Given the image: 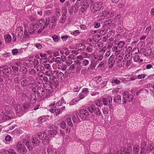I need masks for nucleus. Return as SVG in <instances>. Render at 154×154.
<instances>
[{
    "mask_svg": "<svg viewBox=\"0 0 154 154\" xmlns=\"http://www.w3.org/2000/svg\"><path fill=\"white\" fill-rule=\"evenodd\" d=\"M134 152L135 154H137L139 152V146L137 145H135L134 146Z\"/></svg>",
    "mask_w": 154,
    "mask_h": 154,
    "instance_id": "4c0bfd02",
    "label": "nucleus"
},
{
    "mask_svg": "<svg viewBox=\"0 0 154 154\" xmlns=\"http://www.w3.org/2000/svg\"><path fill=\"white\" fill-rule=\"evenodd\" d=\"M59 71L58 70H54V71H51V75L49 76H48V77H49V78H52L54 79H57V76L58 74V73Z\"/></svg>",
    "mask_w": 154,
    "mask_h": 154,
    "instance_id": "412c9836",
    "label": "nucleus"
},
{
    "mask_svg": "<svg viewBox=\"0 0 154 154\" xmlns=\"http://www.w3.org/2000/svg\"><path fill=\"white\" fill-rule=\"evenodd\" d=\"M74 63L76 66V72L79 73L82 68V62L80 60H76L74 61Z\"/></svg>",
    "mask_w": 154,
    "mask_h": 154,
    "instance_id": "f3484780",
    "label": "nucleus"
},
{
    "mask_svg": "<svg viewBox=\"0 0 154 154\" xmlns=\"http://www.w3.org/2000/svg\"><path fill=\"white\" fill-rule=\"evenodd\" d=\"M42 140V143L44 145H46L48 143L49 140L48 138H46Z\"/></svg>",
    "mask_w": 154,
    "mask_h": 154,
    "instance_id": "3c124183",
    "label": "nucleus"
},
{
    "mask_svg": "<svg viewBox=\"0 0 154 154\" xmlns=\"http://www.w3.org/2000/svg\"><path fill=\"white\" fill-rule=\"evenodd\" d=\"M114 57L113 55L111 56L109 58L108 63L109 64H111L109 66V67H112L113 66L114 63L115 62V60L114 61L113 60H114Z\"/></svg>",
    "mask_w": 154,
    "mask_h": 154,
    "instance_id": "2f4dec72",
    "label": "nucleus"
},
{
    "mask_svg": "<svg viewBox=\"0 0 154 154\" xmlns=\"http://www.w3.org/2000/svg\"><path fill=\"white\" fill-rule=\"evenodd\" d=\"M105 52V50L102 49L99 51L97 57L95 56H94V58L96 60L97 59V61L101 60L103 58V55Z\"/></svg>",
    "mask_w": 154,
    "mask_h": 154,
    "instance_id": "f8f14e48",
    "label": "nucleus"
},
{
    "mask_svg": "<svg viewBox=\"0 0 154 154\" xmlns=\"http://www.w3.org/2000/svg\"><path fill=\"white\" fill-rule=\"evenodd\" d=\"M86 46L83 43H79L76 45V49L79 51H83L85 49Z\"/></svg>",
    "mask_w": 154,
    "mask_h": 154,
    "instance_id": "aec40b11",
    "label": "nucleus"
},
{
    "mask_svg": "<svg viewBox=\"0 0 154 154\" xmlns=\"http://www.w3.org/2000/svg\"><path fill=\"white\" fill-rule=\"evenodd\" d=\"M17 152L20 154H25L27 151L26 147L23 145L21 142H18L16 146Z\"/></svg>",
    "mask_w": 154,
    "mask_h": 154,
    "instance_id": "423d86ee",
    "label": "nucleus"
},
{
    "mask_svg": "<svg viewBox=\"0 0 154 154\" xmlns=\"http://www.w3.org/2000/svg\"><path fill=\"white\" fill-rule=\"evenodd\" d=\"M79 101V100H78L76 99H73L69 102V104L70 105H75L76 103H77Z\"/></svg>",
    "mask_w": 154,
    "mask_h": 154,
    "instance_id": "bf43d9fd",
    "label": "nucleus"
},
{
    "mask_svg": "<svg viewBox=\"0 0 154 154\" xmlns=\"http://www.w3.org/2000/svg\"><path fill=\"white\" fill-rule=\"evenodd\" d=\"M126 65L127 68L131 65V58L129 56V57H128L127 56H125V57Z\"/></svg>",
    "mask_w": 154,
    "mask_h": 154,
    "instance_id": "b1692460",
    "label": "nucleus"
},
{
    "mask_svg": "<svg viewBox=\"0 0 154 154\" xmlns=\"http://www.w3.org/2000/svg\"><path fill=\"white\" fill-rule=\"evenodd\" d=\"M89 46H88L86 49V51L91 53L93 51V47L91 45V44L90 43L89 44Z\"/></svg>",
    "mask_w": 154,
    "mask_h": 154,
    "instance_id": "f704fd0d",
    "label": "nucleus"
},
{
    "mask_svg": "<svg viewBox=\"0 0 154 154\" xmlns=\"http://www.w3.org/2000/svg\"><path fill=\"white\" fill-rule=\"evenodd\" d=\"M134 96L132 94H130L129 92L127 91H125L123 93V103L126 104L127 100L131 102L133 100Z\"/></svg>",
    "mask_w": 154,
    "mask_h": 154,
    "instance_id": "39448f33",
    "label": "nucleus"
},
{
    "mask_svg": "<svg viewBox=\"0 0 154 154\" xmlns=\"http://www.w3.org/2000/svg\"><path fill=\"white\" fill-rule=\"evenodd\" d=\"M110 80L113 85H118L121 83L120 80L118 78L115 77H112Z\"/></svg>",
    "mask_w": 154,
    "mask_h": 154,
    "instance_id": "2eb2a0df",
    "label": "nucleus"
},
{
    "mask_svg": "<svg viewBox=\"0 0 154 154\" xmlns=\"http://www.w3.org/2000/svg\"><path fill=\"white\" fill-rule=\"evenodd\" d=\"M45 20L44 19H41L39 20L37 24L38 25V24H39V27H43V25H45Z\"/></svg>",
    "mask_w": 154,
    "mask_h": 154,
    "instance_id": "e433bc0d",
    "label": "nucleus"
},
{
    "mask_svg": "<svg viewBox=\"0 0 154 154\" xmlns=\"http://www.w3.org/2000/svg\"><path fill=\"white\" fill-rule=\"evenodd\" d=\"M52 60L55 62L56 63H60L61 61V58L59 57H57L54 59V58H53L52 59Z\"/></svg>",
    "mask_w": 154,
    "mask_h": 154,
    "instance_id": "864d4df0",
    "label": "nucleus"
},
{
    "mask_svg": "<svg viewBox=\"0 0 154 154\" xmlns=\"http://www.w3.org/2000/svg\"><path fill=\"white\" fill-rule=\"evenodd\" d=\"M39 27V25L35 23V24H31L29 29V32L30 33L34 34L35 31Z\"/></svg>",
    "mask_w": 154,
    "mask_h": 154,
    "instance_id": "ddd939ff",
    "label": "nucleus"
},
{
    "mask_svg": "<svg viewBox=\"0 0 154 154\" xmlns=\"http://www.w3.org/2000/svg\"><path fill=\"white\" fill-rule=\"evenodd\" d=\"M5 42L8 43H10L11 40V37L9 34H7L4 36Z\"/></svg>",
    "mask_w": 154,
    "mask_h": 154,
    "instance_id": "7c9ffc66",
    "label": "nucleus"
},
{
    "mask_svg": "<svg viewBox=\"0 0 154 154\" xmlns=\"http://www.w3.org/2000/svg\"><path fill=\"white\" fill-rule=\"evenodd\" d=\"M12 53L13 55H15L18 53V49H14L12 50Z\"/></svg>",
    "mask_w": 154,
    "mask_h": 154,
    "instance_id": "338daca9",
    "label": "nucleus"
},
{
    "mask_svg": "<svg viewBox=\"0 0 154 154\" xmlns=\"http://www.w3.org/2000/svg\"><path fill=\"white\" fill-rule=\"evenodd\" d=\"M112 20L111 19H109L108 20L105 21L104 22V25L103 27H105L106 26H107L109 25L110 27H114L115 26V24L114 23H112Z\"/></svg>",
    "mask_w": 154,
    "mask_h": 154,
    "instance_id": "6ab92c4d",
    "label": "nucleus"
},
{
    "mask_svg": "<svg viewBox=\"0 0 154 154\" xmlns=\"http://www.w3.org/2000/svg\"><path fill=\"white\" fill-rule=\"evenodd\" d=\"M2 72L5 75V76L7 78L9 75L11 73L12 70L10 67L9 66H6L5 67L2 69Z\"/></svg>",
    "mask_w": 154,
    "mask_h": 154,
    "instance_id": "4468645a",
    "label": "nucleus"
},
{
    "mask_svg": "<svg viewBox=\"0 0 154 154\" xmlns=\"http://www.w3.org/2000/svg\"><path fill=\"white\" fill-rule=\"evenodd\" d=\"M40 141L35 137H33L32 139V143L33 146H36L39 144Z\"/></svg>",
    "mask_w": 154,
    "mask_h": 154,
    "instance_id": "393cba45",
    "label": "nucleus"
},
{
    "mask_svg": "<svg viewBox=\"0 0 154 154\" xmlns=\"http://www.w3.org/2000/svg\"><path fill=\"white\" fill-rule=\"evenodd\" d=\"M64 101V99L63 97H62L59 102H57L56 105L58 106H60L63 103Z\"/></svg>",
    "mask_w": 154,
    "mask_h": 154,
    "instance_id": "603ef678",
    "label": "nucleus"
},
{
    "mask_svg": "<svg viewBox=\"0 0 154 154\" xmlns=\"http://www.w3.org/2000/svg\"><path fill=\"white\" fill-rule=\"evenodd\" d=\"M21 79L20 77H17L14 79V81L16 83L19 84Z\"/></svg>",
    "mask_w": 154,
    "mask_h": 154,
    "instance_id": "49530a36",
    "label": "nucleus"
},
{
    "mask_svg": "<svg viewBox=\"0 0 154 154\" xmlns=\"http://www.w3.org/2000/svg\"><path fill=\"white\" fill-rule=\"evenodd\" d=\"M135 56L134 57V61L139 63H141L142 62L143 60L142 59H140L139 54L137 53H135Z\"/></svg>",
    "mask_w": 154,
    "mask_h": 154,
    "instance_id": "4be33fe9",
    "label": "nucleus"
},
{
    "mask_svg": "<svg viewBox=\"0 0 154 154\" xmlns=\"http://www.w3.org/2000/svg\"><path fill=\"white\" fill-rule=\"evenodd\" d=\"M122 148L124 154H131V151L130 149L124 148Z\"/></svg>",
    "mask_w": 154,
    "mask_h": 154,
    "instance_id": "72a5a7b5",
    "label": "nucleus"
},
{
    "mask_svg": "<svg viewBox=\"0 0 154 154\" xmlns=\"http://www.w3.org/2000/svg\"><path fill=\"white\" fill-rule=\"evenodd\" d=\"M103 7V4L101 2H97L92 5L91 7V11L95 12L100 10Z\"/></svg>",
    "mask_w": 154,
    "mask_h": 154,
    "instance_id": "0eeeda50",
    "label": "nucleus"
},
{
    "mask_svg": "<svg viewBox=\"0 0 154 154\" xmlns=\"http://www.w3.org/2000/svg\"><path fill=\"white\" fill-rule=\"evenodd\" d=\"M50 21V19L49 17L46 18L45 20V25L44 26L46 28L49 24Z\"/></svg>",
    "mask_w": 154,
    "mask_h": 154,
    "instance_id": "09e8293b",
    "label": "nucleus"
},
{
    "mask_svg": "<svg viewBox=\"0 0 154 154\" xmlns=\"http://www.w3.org/2000/svg\"><path fill=\"white\" fill-rule=\"evenodd\" d=\"M147 145L146 142L145 141L143 140L141 143V148L140 153H145L146 152V148Z\"/></svg>",
    "mask_w": 154,
    "mask_h": 154,
    "instance_id": "dca6fc26",
    "label": "nucleus"
},
{
    "mask_svg": "<svg viewBox=\"0 0 154 154\" xmlns=\"http://www.w3.org/2000/svg\"><path fill=\"white\" fill-rule=\"evenodd\" d=\"M57 133V131L54 129L50 130L49 131L48 134L50 137L54 136Z\"/></svg>",
    "mask_w": 154,
    "mask_h": 154,
    "instance_id": "c85d7f7f",
    "label": "nucleus"
},
{
    "mask_svg": "<svg viewBox=\"0 0 154 154\" xmlns=\"http://www.w3.org/2000/svg\"><path fill=\"white\" fill-rule=\"evenodd\" d=\"M123 57L120 55H118L115 59V62L119 63L122 60Z\"/></svg>",
    "mask_w": 154,
    "mask_h": 154,
    "instance_id": "58836bf2",
    "label": "nucleus"
},
{
    "mask_svg": "<svg viewBox=\"0 0 154 154\" xmlns=\"http://www.w3.org/2000/svg\"><path fill=\"white\" fill-rule=\"evenodd\" d=\"M11 137L10 135H7L5 137V140L7 143H9L11 141Z\"/></svg>",
    "mask_w": 154,
    "mask_h": 154,
    "instance_id": "8fccbe9b",
    "label": "nucleus"
},
{
    "mask_svg": "<svg viewBox=\"0 0 154 154\" xmlns=\"http://www.w3.org/2000/svg\"><path fill=\"white\" fill-rule=\"evenodd\" d=\"M115 34V32L114 30H111L109 31L107 34V37L108 38L109 37L111 36H113Z\"/></svg>",
    "mask_w": 154,
    "mask_h": 154,
    "instance_id": "a18cd8bd",
    "label": "nucleus"
},
{
    "mask_svg": "<svg viewBox=\"0 0 154 154\" xmlns=\"http://www.w3.org/2000/svg\"><path fill=\"white\" fill-rule=\"evenodd\" d=\"M72 120L74 122H78L81 121V119L77 113V112H76V115H73L72 117Z\"/></svg>",
    "mask_w": 154,
    "mask_h": 154,
    "instance_id": "cd10ccee",
    "label": "nucleus"
},
{
    "mask_svg": "<svg viewBox=\"0 0 154 154\" xmlns=\"http://www.w3.org/2000/svg\"><path fill=\"white\" fill-rule=\"evenodd\" d=\"M47 152L48 154H53L54 150L52 147H49L47 149Z\"/></svg>",
    "mask_w": 154,
    "mask_h": 154,
    "instance_id": "4d7b16f0",
    "label": "nucleus"
},
{
    "mask_svg": "<svg viewBox=\"0 0 154 154\" xmlns=\"http://www.w3.org/2000/svg\"><path fill=\"white\" fill-rule=\"evenodd\" d=\"M78 115L82 120H86L90 115V113L86 107L85 109H82L79 110Z\"/></svg>",
    "mask_w": 154,
    "mask_h": 154,
    "instance_id": "7ed1b4c3",
    "label": "nucleus"
},
{
    "mask_svg": "<svg viewBox=\"0 0 154 154\" xmlns=\"http://www.w3.org/2000/svg\"><path fill=\"white\" fill-rule=\"evenodd\" d=\"M121 100V96L120 95H118L115 96L114 98V101L115 102H118L120 101Z\"/></svg>",
    "mask_w": 154,
    "mask_h": 154,
    "instance_id": "79ce46f5",
    "label": "nucleus"
},
{
    "mask_svg": "<svg viewBox=\"0 0 154 154\" xmlns=\"http://www.w3.org/2000/svg\"><path fill=\"white\" fill-rule=\"evenodd\" d=\"M110 13L106 11H103L98 16V18L100 20L109 18Z\"/></svg>",
    "mask_w": 154,
    "mask_h": 154,
    "instance_id": "9b49d317",
    "label": "nucleus"
},
{
    "mask_svg": "<svg viewBox=\"0 0 154 154\" xmlns=\"http://www.w3.org/2000/svg\"><path fill=\"white\" fill-rule=\"evenodd\" d=\"M82 63L83 66H86L88 65L89 62L88 60L85 59L82 61Z\"/></svg>",
    "mask_w": 154,
    "mask_h": 154,
    "instance_id": "e2e57ef3",
    "label": "nucleus"
},
{
    "mask_svg": "<svg viewBox=\"0 0 154 154\" xmlns=\"http://www.w3.org/2000/svg\"><path fill=\"white\" fill-rule=\"evenodd\" d=\"M38 137L40 140H43L46 138L47 137V134L46 133L42 131L39 133L38 134Z\"/></svg>",
    "mask_w": 154,
    "mask_h": 154,
    "instance_id": "a878e982",
    "label": "nucleus"
},
{
    "mask_svg": "<svg viewBox=\"0 0 154 154\" xmlns=\"http://www.w3.org/2000/svg\"><path fill=\"white\" fill-rule=\"evenodd\" d=\"M112 101V98L110 96L108 97L107 98H103L102 99V101L103 104L107 105L109 104Z\"/></svg>",
    "mask_w": 154,
    "mask_h": 154,
    "instance_id": "a211bd4d",
    "label": "nucleus"
},
{
    "mask_svg": "<svg viewBox=\"0 0 154 154\" xmlns=\"http://www.w3.org/2000/svg\"><path fill=\"white\" fill-rule=\"evenodd\" d=\"M27 78L29 82H35V78L32 76H29Z\"/></svg>",
    "mask_w": 154,
    "mask_h": 154,
    "instance_id": "de8ad7c7",
    "label": "nucleus"
},
{
    "mask_svg": "<svg viewBox=\"0 0 154 154\" xmlns=\"http://www.w3.org/2000/svg\"><path fill=\"white\" fill-rule=\"evenodd\" d=\"M44 74L48 76H50L52 74V69L51 65L49 64L45 63L44 65Z\"/></svg>",
    "mask_w": 154,
    "mask_h": 154,
    "instance_id": "6e6552de",
    "label": "nucleus"
},
{
    "mask_svg": "<svg viewBox=\"0 0 154 154\" xmlns=\"http://www.w3.org/2000/svg\"><path fill=\"white\" fill-rule=\"evenodd\" d=\"M8 152L9 154H17L15 151L13 149H9L8 151Z\"/></svg>",
    "mask_w": 154,
    "mask_h": 154,
    "instance_id": "13d9d810",
    "label": "nucleus"
},
{
    "mask_svg": "<svg viewBox=\"0 0 154 154\" xmlns=\"http://www.w3.org/2000/svg\"><path fill=\"white\" fill-rule=\"evenodd\" d=\"M16 111L17 113L19 114V116H20L23 114V109L21 108L20 106H19L17 107Z\"/></svg>",
    "mask_w": 154,
    "mask_h": 154,
    "instance_id": "c756f323",
    "label": "nucleus"
},
{
    "mask_svg": "<svg viewBox=\"0 0 154 154\" xmlns=\"http://www.w3.org/2000/svg\"><path fill=\"white\" fill-rule=\"evenodd\" d=\"M60 126L62 129H64L66 127V123L64 121H62L60 122Z\"/></svg>",
    "mask_w": 154,
    "mask_h": 154,
    "instance_id": "6e6d98bb",
    "label": "nucleus"
},
{
    "mask_svg": "<svg viewBox=\"0 0 154 154\" xmlns=\"http://www.w3.org/2000/svg\"><path fill=\"white\" fill-rule=\"evenodd\" d=\"M67 17L62 15L60 19V22L62 24L64 23L66 20Z\"/></svg>",
    "mask_w": 154,
    "mask_h": 154,
    "instance_id": "c03bdc74",
    "label": "nucleus"
},
{
    "mask_svg": "<svg viewBox=\"0 0 154 154\" xmlns=\"http://www.w3.org/2000/svg\"><path fill=\"white\" fill-rule=\"evenodd\" d=\"M103 44L101 43H97L95 44V47L96 49L101 48L102 47Z\"/></svg>",
    "mask_w": 154,
    "mask_h": 154,
    "instance_id": "5fc2aeb1",
    "label": "nucleus"
},
{
    "mask_svg": "<svg viewBox=\"0 0 154 154\" xmlns=\"http://www.w3.org/2000/svg\"><path fill=\"white\" fill-rule=\"evenodd\" d=\"M125 44V42L124 41H120L118 44V47L119 48H122Z\"/></svg>",
    "mask_w": 154,
    "mask_h": 154,
    "instance_id": "052dcab7",
    "label": "nucleus"
},
{
    "mask_svg": "<svg viewBox=\"0 0 154 154\" xmlns=\"http://www.w3.org/2000/svg\"><path fill=\"white\" fill-rule=\"evenodd\" d=\"M94 0H87L84 3L83 5L88 8L90 4L93 3Z\"/></svg>",
    "mask_w": 154,
    "mask_h": 154,
    "instance_id": "ea45409f",
    "label": "nucleus"
},
{
    "mask_svg": "<svg viewBox=\"0 0 154 154\" xmlns=\"http://www.w3.org/2000/svg\"><path fill=\"white\" fill-rule=\"evenodd\" d=\"M104 27L102 28L101 30L99 32V33L102 35H105L107 32L108 30L107 29H104Z\"/></svg>",
    "mask_w": 154,
    "mask_h": 154,
    "instance_id": "37998d69",
    "label": "nucleus"
},
{
    "mask_svg": "<svg viewBox=\"0 0 154 154\" xmlns=\"http://www.w3.org/2000/svg\"><path fill=\"white\" fill-rule=\"evenodd\" d=\"M24 109H28L30 107V103H26L23 105Z\"/></svg>",
    "mask_w": 154,
    "mask_h": 154,
    "instance_id": "680f3d73",
    "label": "nucleus"
},
{
    "mask_svg": "<svg viewBox=\"0 0 154 154\" xmlns=\"http://www.w3.org/2000/svg\"><path fill=\"white\" fill-rule=\"evenodd\" d=\"M36 70L38 72H44V69L43 66L42 65H39L37 66Z\"/></svg>",
    "mask_w": 154,
    "mask_h": 154,
    "instance_id": "473e14b6",
    "label": "nucleus"
},
{
    "mask_svg": "<svg viewBox=\"0 0 154 154\" xmlns=\"http://www.w3.org/2000/svg\"><path fill=\"white\" fill-rule=\"evenodd\" d=\"M29 81L26 79H24L20 82V85L23 88H26L28 86Z\"/></svg>",
    "mask_w": 154,
    "mask_h": 154,
    "instance_id": "5701e85b",
    "label": "nucleus"
},
{
    "mask_svg": "<svg viewBox=\"0 0 154 154\" xmlns=\"http://www.w3.org/2000/svg\"><path fill=\"white\" fill-rule=\"evenodd\" d=\"M62 15L67 17V8L66 7H63L62 8Z\"/></svg>",
    "mask_w": 154,
    "mask_h": 154,
    "instance_id": "c9c22d12",
    "label": "nucleus"
},
{
    "mask_svg": "<svg viewBox=\"0 0 154 154\" xmlns=\"http://www.w3.org/2000/svg\"><path fill=\"white\" fill-rule=\"evenodd\" d=\"M71 121V117L69 116H68L66 117L65 119V122L66 123H67L68 122Z\"/></svg>",
    "mask_w": 154,
    "mask_h": 154,
    "instance_id": "69168bd1",
    "label": "nucleus"
},
{
    "mask_svg": "<svg viewBox=\"0 0 154 154\" xmlns=\"http://www.w3.org/2000/svg\"><path fill=\"white\" fill-rule=\"evenodd\" d=\"M2 112V115L0 113V119L5 121L11 119L13 117L14 113L11 110V107L9 105L5 106Z\"/></svg>",
    "mask_w": 154,
    "mask_h": 154,
    "instance_id": "f257e3e1",
    "label": "nucleus"
},
{
    "mask_svg": "<svg viewBox=\"0 0 154 154\" xmlns=\"http://www.w3.org/2000/svg\"><path fill=\"white\" fill-rule=\"evenodd\" d=\"M87 8H88L87 7L83 5L82 6L80 10L83 13L86 10Z\"/></svg>",
    "mask_w": 154,
    "mask_h": 154,
    "instance_id": "0e129e2a",
    "label": "nucleus"
},
{
    "mask_svg": "<svg viewBox=\"0 0 154 154\" xmlns=\"http://www.w3.org/2000/svg\"><path fill=\"white\" fill-rule=\"evenodd\" d=\"M49 83L50 85H48V87L50 86L51 88L53 89V88L52 87H54L55 88H56L59 85V82L57 79H54L52 78H49Z\"/></svg>",
    "mask_w": 154,
    "mask_h": 154,
    "instance_id": "9d476101",
    "label": "nucleus"
},
{
    "mask_svg": "<svg viewBox=\"0 0 154 154\" xmlns=\"http://www.w3.org/2000/svg\"><path fill=\"white\" fill-rule=\"evenodd\" d=\"M29 139L28 138L27 139H24L23 140V145H26L28 149H30V144L29 142Z\"/></svg>",
    "mask_w": 154,
    "mask_h": 154,
    "instance_id": "bb28decb",
    "label": "nucleus"
},
{
    "mask_svg": "<svg viewBox=\"0 0 154 154\" xmlns=\"http://www.w3.org/2000/svg\"><path fill=\"white\" fill-rule=\"evenodd\" d=\"M88 111L90 113H94L96 115L100 116L101 114L100 111L98 107L95 105H91L86 107Z\"/></svg>",
    "mask_w": 154,
    "mask_h": 154,
    "instance_id": "20e7f679",
    "label": "nucleus"
},
{
    "mask_svg": "<svg viewBox=\"0 0 154 154\" xmlns=\"http://www.w3.org/2000/svg\"><path fill=\"white\" fill-rule=\"evenodd\" d=\"M45 88H44L41 87H39L37 89L38 94L41 98L47 97L53 91L50 86L45 87Z\"/></svg>",
    "mask_w": 154,
    "mask_h": 154,
    "instance_id": "f03ea898",
    "label": "nucleus"
},
{
    "mask_svg": "<svg viewBox=\"0 0 154 154\" xmlns=\"http://www.w3.org/2000/svg\"><path fill=\"white\" fill-rule=\"evenodd\" d=\"M116 32L119 33H121L123 32V29L122 27H118L116 29Z\"/></svg>",
    "mask_w": 154,
    "mask_h": 154,
    "instance_id": "774afa93",
    "label": "nucleus"
},
{
    "mask_svg": "<svg viewBox=\"0 0 154 154\" xmlns=\"http://www.w3.org/2000/svg\"><path fill=\"white\" fill-rule=\"evenodd\" d=\"M55 102L51 103L49 105L50 107V108L49 110L50 112L52 113H55L54 114H55L57 116L61 113V112L59 109H56L55 105Z\"/></svg>",
    "mask_w": 154,
    "mask_h": 154,
    "instance_id": "1a4fd4ad",
    "label": "nucleus"
},
{
    "mask_svg": "<svg viewBox=\"0 0 154 154\" xmlns=\"http://www.w3.org/2000/svg\"><path fill=\"white\" fill-rule=\"evenodd\" d=\"M82 93L86 97L87 96L89 93L88 89V88H83L82 91Z\"/></svg>",
    "mask_w": 154,
    "mask_h": 154,
    "instance_id": "a19ab883",
    "label": "nucleus"
}]
</instances>
